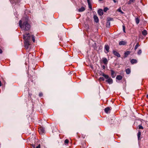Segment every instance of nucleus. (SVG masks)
<instances>
[{"instance_id": "1", "label": "nucleus", "mask_w": 148, "mask_h": 148, "mask_svg": "<svg viewBox=\"0 0 148 148\" xmlns=\"http://www.w3.org/2000/svg\"><path fill=\"white\" fill-rule=\"evenodd\" d=\"M28 17L27 16L23 17L19 22L20 27L22 30L25 31L29 30L31 26L28 23Z\"/></svg>"}, {"instance_id": "2", "label": "nucleus", "mask_w": 148, "mask_h": 148, "mask_svg": "<svg viewBox=\"0 0 148 148\" xmlns=\"http://www.w3.org/2000/svg\"><path fill=\"white\" fill-rule=\"evenodd\" d=\"M32 32L29 33H26L25 35H23V38L24 40V42L25 47L27 49L30 45L31 36H32Z\"/></svg>"}, {"instance_id": "3", "label": "nucleus", "mask_w": 148, "mask_h": 148, "mask_svg": "<svg viewBox=\"0 0 148 148\" xmlns=\"http://www.w3.org/2000/svg\"><path fill=\"white\" fill-rule=\"evenodd\" d=\"M100 75L103 76L106 79H107L106 81L110 84H112L113 82L112 79L111 78H109L108 75H105L103 73L101 72Z\"/></svg>"}, {"instance_id": "4", "label": "nucleus", "mask_w": 148, "mask_h": 148, "mask_svg": "<svg viewBox=\"0 0 148 148\" xmlns=\"http://www.w3.org/2000/svg\"><path fill=\"white\" fill-rule=\"evenodd\" d=\"M39 132L41 134H43L45 132V130L44 128L43 127H41L39 129Z\"/></svg>"}, {"instance_id": "5", "label": "nucleus", "mask_w": 148, "mask_h": 148, "mask_svg": "<svg viewBox=\"0 0 148 148\" xmlns=\"http://www.w3.org/2000/svg\"><path fill=\"white\" fill-rule=\"evenodd\" d=\"M97 12L98 14L100 15V16H102L103 15V11L102 9H99L97 11Z\"/></svg>"}, {"instance_id": "6", "label": "nucleus", "mask_w": 148, "mask_h": 148, "mask_svg": "<svg viewBox=\"0 0 148 148\" xmlns=\"http://www.w3.org/2000/svg\"><path fill=\"white\" fill-rule=\"evenodd\" d=\"M113 53L114 55L117 56V57H120L121 56L120 54L117 52L115 51H113Z\"/></svg>"}, {"instance_id": "7", "label": "nucleus", "mask_w": 148, "mask_h": 148, "mask_svg": "<svg viewBox=\"0 0 148 148\" xmlns=\"http://www.w3.org/2000/svg\"><path fill=\"white\" fill-rule=\"evenodd\" d=\"M102 61L103 63L106 65L108 64V61L107 59L106 58H103L102 60Z\"/></svg>"}, {"instance_id": "8", "label": "nucleus", "mask_w": 148, "mask_h": 148, "mask_svg": "<svg viewBox=\"0 0 148 148\" xmlns=\"http://www.w3.org/2000/svg\"><path fill=\"white\" fill-rule=\"evenodd\" d=\"M10 1L13 4H16L18 3L20 1V0H10Z\"/></svg>"}, {"instance_id": "9", "label": "nucleus", "mask_w": 148, "mask_h": 148, "mask_svg": "<svg viewBox=\"0 0 148 148\" xmlns=\"http://www.w3.org/2000/svg\"><path fill=\"white\" fill-rule=\"evenodd\" d=\"M93 18L95 22L97 23L99 21V20L98 17L96 15H94Z\"/></svg>"}, {"instance_id": "10", "label": "nucleus", "mask_w": 148, "mask_h": 148, "mask_svg": "<svg viewBox=\"0 0 148 148\" xmlns=\"http://www.w3.org/2000/svg\"><path fill=\"white\" fill-rule=\"evenodd\" d=\"M127 43L126 42L124 41H121L119 42V45H125Z\"/></svg>"}, {"instance_id": "11", "label": "nucleus", "mask_w": 148, "mask_h": 148, "mask_svg": "<svg viewBox=\"0 0 148 148\" xmlns=\"http://www.w3.org/2000/svg\"><path fill=\"white\" fill-rule=\"evenodd\" d=\"M105 49L107 51L106 53H108L109 51V49H110L108 45H106L104 47Z\"/></svg>"}, {"instance_id": "12", "label": "nucleus", "mask_w": 148, "mask_h": 148, "mask_svg": "<svg viewBox=\"0 0 148 148\" xmlns=\"http://www.w3.org/2000/svg\"><path fill=\"white\" fill-rule=\"evenodd\" d=\"M85 10V8L84 7H82L78 9V11L79 12H81L84 11Z\"/></svg>"}, {"instance_id": "13", "label": "nucleus", "mask_w": 148, "mask_h": 148, "mask_svg": "<svg viewBox=\"0 0 148 148\" xmlns=\"http://www.w3.org/2000/svg\"><path fill=\"white\" fill-rule=\"evenodd\" d=\"M111 75L112 78H114L115 76V74L114 71L112 70H111Z\"/></svg>"}, {"instance_id": "14", "label": "nucleus", "mask_w": 148, "mask_h": 148, "mask_svg": "<svg viewBox=\"0 0 148 148\" xmlns=\"http://www.w3.org/2000/svg\"><path fill=\"white\" fill-rule=\"evenodd\" d=\"M141 132L139 130L138 131V132L137 134V136H138V140H140L141 139L140 138V136L141 135Z\"/></svg>"}, {"instance_id": "15", "label": "nucleus", "mask_w": 148, "mask_h": 148, "mask_svg": "<svg viewBox=\"0 0 148 148\" xmlns=\"http://www.w3.org/2000/svg\"><path fill=\"white\" fill-rule=\"evenodd\" d=\"M110 110H111L110 108V107H108L104 109L106 113H108V111H109Z\"/></svg>"}, {"instance_id": "16", "label": "nucleus", "mask_w": 148, "mask_h": 148, "mask_svg": "<svg viewBox=\"0 0 148 148\" xmlns=\"http://www.w3.org/2000/svg\"><path fill=\"white\" fill-rule=\"evenodd\" d=\"M125 72L127 74H130L131 72V69L130 68L127 69L125 70Z\"/></svg>"}, {"instance_id": "17", "label": "nucleus", "mask_w": 148, "mask_h": 148, "mask_svg": "<svg viewBox=\"0 0 148 148\" xmlns=\"http://www.w3.org/2000/svg\"><path fill=\"white\" fill-rule=\"evenodd\" d=\"M130 62L132 64H136L137 62V60L135 59H132L131 60Z\"/></svg>"}, {"instance_id": "18", "label": "nucleus", "mask_w": 148, "mask_h": 148, "mask_svg": "<svg viewBox=\"0 0 148 148\" xmlns=\"http://www.w3.org/2000/svg\"><path fill=\"white\" fill-rule=\"evenodd\" d=\"M122 77L121 75H118L116 77V79L118 80H121L122 79Z\"/></svg>"}, {"instance_id": "19", "label": "nucleus", "mask_w": 148, "mask_h": 148, "mask_svg": "<svg viewBox=\"0 0 148 148\" xmlns=\"http://www.w3.org/2000/svg\"><path fill=\"white\" fill-rule=\"evenodd\" d=\"M135 21L136 23L137 24H138L140 22V20L139 19V18L138 17H137L135 18Z\"/></svg>"}, {"instance_id": "20", "label": "nucleus", "mask_w": 148, "mask_h": 148, "mask_svg": "<svg viewBox=\"0 0 148 148\" xmlns=\"http://www.w3.org/2000/svg\"><path fill=\"white\" fill-rule=\"evenodd\" d=\"M110 22H109L108 21H107L106 24V27L108 28L110 26Z\"/></svg>"}, {"instance_id": "21", "label": "nucleus", "mask_w": 148, "mask_h": 148, "mask_svg": "<svg viewBox=\"0 0 148 148\" xmlns=\"http://www.w3.org/2000/svg\"><path fill=\"white\" fill-rule=\"evenodd\" d=\"M142 34L144 36H146L147 34V31L146 30H144L142 32Z\"/></svg>"}, {"instance_id": "22", "label": "nucleus", "mask_w": 148, "mask_h": 148, "mask_svg": "<svg viewBox=\"0 0 148 148\" xmlns=\"http://www.w3.org/2000/svg\"><path fill=\"white\" fill-rule=\"evenodd\" d=\"M117 11H118L119 12H120L122 14L124 13V12H123L121 10V7H120L119 8H118L117 9Z\"/></svg>"}, {"instance_id": "23", "label": "nucleus", "mask_w": 148, "mask_h": 148, "mask_svg": "<svg viewBox=\"0 0 148 148\" xmlns=\"http://www.w3.org/2000/svg\"><path fill=\"white\" fill-rule=\"evenodd\" d=\"M107 20L110 22V21H113V18H112L108 17L107 18Z\"/></svg>"}, {"instance_id": "24", "label": "nucleus", "mask_w": 148, "mask_h": 148, "mask_svg": "<svg viewBox=\"0 0 148 148\" xmlns=\"http://www.w3.org/2000/svg\"><path fill=\"white\" fill-rule=\"evenodd\" d=\"M139 46H140V45H139V43L138 42L137 43L135 47L134 50H136L137 49L138 47Z\"/></svg>"}, {"instance_id": "25", "label": "nucleus", "mask_w": 148, "mask_h": 148, "mask_svg": "<svg viewBox=\"0 0 148 148\" xmlns=\"http://www.w3.org/2000/svg\"><path fill=\"white\" fill-rule=\"evenodd\" d=\"M130 52L129 51H127L125 53V56H127L130 54Z\"/></svg>"}, {"instance_id": "26", "label": "nucleus", "mask_w": 148, "mask_h": 148, "mask_svg": "<svg viewBox=\"0 0 148 148\" xmlns=\"http://www.w3.org/2000/svg\"><path fill=\"white\" fill-rule=\"evenodd\" d=\"M122 27H123V32L124 33H126V32H125V25H123V26H122Z\"/></svg>"}, {"instance_id": "27", "label": "nucleus", "mask_w": 148, "mask_h": 148, "mask_svg": "<svg viewBox=\"0 0 148 148\" xmlns=\"http://www.w3.org/2000/svg\"><path fill=\"white\" fill-rule=\"evenodd\" d=\"M32 38L33 41L34 42H35V39L34 38V36L33 35H32Z\"/></svg>"}, {"instance_id": "28", "label": "nucleus", "mask_w": 148, "mask_h": 148, "mask_svg": "<svg viewBox=\"0 0 148 148\" xmlns=\"http://www.w3.org/2000/svg\"><path fill=\"white\" fill-rule=\"evenodd\" d=\"M88 2V5L89 8L90 9H92V6H91V4L90 3V1H89V2Z\"/></svg>"}, {"instance_id": "29", "label": "nucleus", "mask_w": 148, "mask_h": 148, "mask_svg": "<svg viewBox=\"0 0 148 148\" xmlns=\"http://www.w3.org/2000/svg\"><path fill=\"white\" fill-rule=\"evenodd\" d=\"M109 8H108L107 7H106V8H105L104 9H103V11L105 12H106L107 10H109Z\"/></svg>"}, {"instance_id": "30", "label": "nucleus", "mask_w": 148, "mask_h": 148, "mask_svg": "<svg viewBox=\"0 0 148 148\" xmlns=\"http://www.w3.org/2000/svg\"><path fill=\"white\" fill-rule=\"evenodd\" d=\"M138 128L139 129H143V127L141 125H139L138 126Z\"/></svg>"}, {"instance_id": "31", "label": "nucleus", "mask_w": 148, "mask_h": 148, "mask_svg": "<svg viewBox=\"0 0 148 148\" xmlns=\"http://www.w3.org/2000/svg\"><path fill=\"white\" fill-rule=\"evenodd\" d=\"M69 142V140L67 139H66L65 141H64V143L66 144H67Z\"/></svg>"}, {"instance_id": "32", "label": "nucleus", "mask_w": 148, "mask_h": 148, "mask_svg": "<svg viewBox=\"0 0 148 148\" xmlns=\"http://www.w3.org/2000/svg\"><path fill=\"white\" fill-rule=\"evenodd\" d=\"M141 53H142V51L140 49V50H139V51L137 53L138 55H139L141 54Z\"/></svg>"}, {"instance_id": "33", "label": "nucleus", "mask_w": 148, "mask_h": 148, "mask_svg": "<svg viewBox=\"0 0 148 148\" xmlns=\"http://www.w3.org/2000/svg\"><path fill=\"white\" fill-rule=\"evenodd\" d=\"M99 80L101 81H104L105 79L103 77H100L99 78Z\"/></svg>"}, {"instance_id": "34", "label": "nucleus", "mask_w": 148, "mask_h": 148, "mask_svg": "<svg viewBox=\"0 0 148 148\" xmlns=\"http://www.w3.org/2000/svg\"><path fill=\"white\" fill-rule=\"evenodd\" d=\"M39 96L40 97H42L43 96V94L42 93H40L39 94Z\"/></svg>"}, {"instance_id": "35", "label": "nucleus", "mask_w": 148, "mask_h": 148, "mask_svg": "<svg viewBox=\"0 0 148 148\" xmlns=\"http://www.w3.org/2000/svg\"><path fill=\"white\" fill-rule=\"evenodd\" d=\"M37 62H35V61H34V62H33L32 63V64H36V65H37L38 64L37 63Z\"/></svg>"}, {"instance_id": "36", "label": "nucleus", "mask_w": 148, "mask_h": 148, "mask_svg": "<svg viewBox=\"0 0 148 148\" xmlns=\"http://www.w3.org/2000/svg\"><path fill=\"white\" fill-rule=\"evenodd\" d=\"M101 68H102L103 69H105V65H102L101 66Z\"/></svg>"}, {"instance_id": "37", "label": "nucleus", "mask_w": 148, "mask_h": 148, "mask_svg": "<svg viewBox=\"0 0 148 148\" xmlns=\"http://www.w3.org/2000/svg\"><path fill=\"white\" fill-rule=\"evenodd\" d=\"M40 145H38L36 147V148H40Z\"/></svg>"}, {"instance_id": "38", "label": "nucleus", "mask_w": 148, "mask_h": 148, "mask_svg": "<svg viewBox=\"0 0 148 148\" xmlns=\"http://www.w3.org/2000/svg\"><path fill=\"white\" fill-rule=\"evenodd\" d=\"M130 1L131 2H134L135 0H130Z\"/></svg>"}, {"instance_id": "39", "label": "nucleus", "mask_w": 148, "mask_h": 148, "mask_svg": "<svg viewBox=\"0 0 148 148\" xmlns=\"http://www.w3.org/2000/svg\"><path fill=\"white\" fill-rule=\"evenodd\" d=\"M90 68L92 69H93V67L92 66V65H90Z\"/></svg>"}, {"instance_id": "40", "label": "nucleus", "mask_w": 148, "mask_h": 148, "mask_svg": "<svg viewBox=\"0 0 148 148\" xmlns=\"http://www.w3.org/2000/svg\"><path fill=\"white\" fill-rule=\"evenodd\" d=\"M2 50L0 48V53H2Z\"/></svg>"}, {"instance_id": "41", "label": "nucleus", "mask_w": 148, "mask_h": 148, "mask_svg": "<svg viewBox=\"0 0 148 148\" xmlns=\"http://www.w3.org/2000/svg\"><path fill=\"white\" fill-rule=\"evenodd\" d=\"M131 3V2L130 1L128 3V4H130Z\"/></svg>"}, {"instance_id": "42", "label": "nucleus", "mask_w": 148, "mask_h": 148, "mask_svg": "<svg viewBox=\"0 0 148 148\" xmlns=\"http://www.w3.org/2000/svg\"><path fill=\"white\" fill-rule=\"evenodd\" d=\"M1 86V81H0V86Z\"/></svg>"}, {"instance_id": "43", "label": "nucleus", "mask_w": 148, "mask_h": 148, "mask_svg": "<svg viewBox=\"0 0 148 148\" xmlns=\"http://www.w3.org/2000/svg\"><path fill=\"white\" fill-rule=\"evenodd\" d=\"M32 55V54L31 53H29V56H31V55Z\"/></svg>"}, {"instance_id": "44", "label": "nucleus", "mask_w": 148, "mask_h": 148, "mask_svg": "<svg viewBox=\"0 0 148 148\" xmlns=\"http://www.w3.org/2000/svg\"><path fill=\"white\" fill-rule=\"evenodd\" d=\"M113 1L114 2H116V1L115 0H113Z\"/></svg>"}, {"instance_id": "45", "label": "nucleus", "mask_w": 148, "mask_h": 148, "mask_svg": "<svg viewBox=\"0 0 148 148\" xmlns=\"http://www.w3.org/2000/svg\"><path fill=\"white\" fill-rule=\"evenodd\" d=\"M147 97L148 98V94L147 95Z\"/></svg>"}, {"instance_id": "46", "label": "nucleus", "mask_w": 148, "mask_h": 148, "mask_svg": "<svg viewBox=\"0 0 148 148\" xmlns=\"http://www.w3.org/2000/svg\"><path fill=\"white\" fill-rule=\"evenodd\" d=\"M87 2H89L90 1V0H87Z\"/></svg>"}, {"instance_id": "47", "label": "nucleus", "mask_w": 148, "mask_h": 148, "mask_svg": "<svg viewBox=\"0 0 148 148\" xmlns=\"http://www.w3.org/2000/svg\"><path fill=\"white\" fill-rule=\"evenodd\" d=\"M29 66H28V69H29Z\"/></svg>"}]
</instances>
